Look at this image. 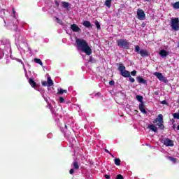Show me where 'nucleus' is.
<instances>
[{"instance_id":"f257e3e1","label":"nucleus","mask_w":179,"mask_h":179,"mask_svg":"<svg viewBox=\"0 0 179 179\" xmlns=\"http://www.w3.org/2000/svg\"><path fill=\"white\" fill-rule=\"evenodd\" d=\"M76 43L77 48H80L86 55H92V48L89 46V43L85 39L76 38Z\"/></svg>"},{"instance_id":"f03ea898","label":"nucleus","mask_w":179,"mask_h":179,"mask_svg":"<svg viewBox=\"0 0 179 179\" xmlns=\"http://www.w3.org/2000/svg\"><path fill=\"white\" fill-rule=\"evenodd\" d=\"M116 43L118 47H121L124 50H129V42L127 39H118Z\"/></svg>"},{"instance_id":"7ed1b4c3","label":"nucleus","mask_w":179,"mask_h":179,"mask_svg":"<svg viewBox=\"0 0 179 179\" xmlns=\"http://www.w3.org/2000/svg\"><path fill=\"white\" fill-rule=\"evenodd\" d=\"M163 115L159 114L157 115V118H155L153 121V124H157V127H159V129H164V124H163Z\"/></svg>"},{"instance_id":"20e7f679","label":"nucleus","mask_w":179,"mask_h":179,"mask_svg":"<svg viewBox=\"0 0 179 179\" xmlns=\"http://www.w3.org/2000/svg\"><path fill=\"white\" fill-rule=\"evenodd\" d=\"M135 52H136L137 54H140V55L143 57H149V55H150V53L147 50H141V47L139 45L135 46Z\"/></svg>"},{"instance_id":"39448f33","label":"nucleus","mask_w":179,"mask_h":179,"mask_svg":"<svg viewBox=\"0 0 179 179\" xmlns=\"http://www.w3.org/2000/svg\"><path fill=\"white\" fill-rule=\"evenodd\" d=\"M171 27L175 31H178L179 30V19L178 17H172L171 19Z\"/></svg>"},{"instance_id":"423d86ee","label":"nucleus","mask_w":179,"mask_h":179,"mask_svg":"<svg viewBox=\"0 0 179 179\" xmlns=\"http://www.w3.org/2000/svg\"><path fill=\"white\" fill-rule=\"evenodd\" d=\"M118 71H120V74L122 76H123V78H129V76L131 75L129 71L125 70V66L122 65V64L119 65Z\"/></svg>"},{"instance_id":"0eeeda50","label":"nucleus","mask_w":179,"mask_h":179,"mask_svg":"<svg viewBox=\"0 0 179 179\" xmlns=\"http://www.w3.org/2000/svg\"><path fill=\"white\" fill-rule=\"evenodd\" d=\"M155 76L159 79L161 82H164V83H167V78L163 76L162 73L155 72L154 73Z\"/></svg>"},{"instance_id":"6e6552de","label":"nucleus","mask_w":179,"mask_h":179,"mask_svg":"<svg viewBox=\"0 0 179 179\" xmlns=\"http://www.w3.org/2000/svg\"><path fill=\"white\" fill-rule=\"evenodd\" d=\"M137 16H138V19L139 20H145V17H146L145 11H143V10H141V9L137 10Z\"/></svg>"},{"instance_id":"1a4fd4ad","label":"nucleus","mask_w":179,"mask_h":179,"mask_svg":"<svg viewBox=\"0 0 179 179\" xmlns=\"http://www.w3.org/2000/svg\"><path fill=\"white\" fill-rule=\"evenodd\" d=\"M164 145H165V146H174V141L170 138H165L164 140Z\"/></svg>"},{"instance_id":"9d476101","label":"nucleus","mask_w":179,"mask_h":179,"mask_svg":"<svg viewBox=\"0 0 179 179\" xmlns=\"http://www.w3.org/2000/svg\"><path fill=\"white\" fill-rule=\"evenodd\" d=\"M71 29L74 33H78V31H80V28L76 24H73L71 25Z\"/></svg>"},{"instance_id":"9b49d317","label":"nucleus","mask_w":179,"mask_h":179,"mask_svg":"<svg viewBox=\"0 0 179 179\" xmlns=\"http://www.w3.org/2000/svg\"><path fill=\"white\" fill-rule=\"evenodd\" d=\"M138 108H139L141 113H143V114H148V111H146V109H145V103H140Z\"/></svg>"},{"instance_id":"f8f14e48","label":"nucleus","mask_w":179,"mask_h":179,"mask_svg":"<svg viewBox=\"0 0 179 179\" xmlns=\"http://www.w3.org/2000/svg\"><path fill=\"white\" fill-rule=\"evenodd\" d=\"M136 80L138 83H141L142 85H146V83H148V81H146V80L143 79V78H142V76L136 77Z\"/></svg>"},{"instance_id":"ddd939ff","label":"nucleus","mask_w":179,"mask_h":179,"mask_svg":"<svg viewBox=\"0 0 179 179\" xmlns=\"http://www.w3.org/2000/svg\"><path fill=\"white\" fill-rule=\"evenodd\" d=\"M159 55L162 57V58H166V57L169 56V52L165 50H161L159 51Z\"/></svg>"},{"instance_id":"4468645a","label":"nucleus","mask_w":179,"mask_h":179,"mask_svg":"<svg viewBox=\"0 0 179 179\" xmlns=\"http://www.w3.org/2000/svg\"><path fill=\"white\" fill-rule=\"evenodd\" d=\"M62 5L63 8H64L65 9H67V10H69V8H71V3L66 1H62Z\"/></svg>"},{"instance_id":"2eb2a0df","label":"nucleus","mask_w":179,"mask_h":179,"mask_svg":"<svg viewBox=\"0 0 179 179\" xmlns=\"http://www.w3.org/2000/svg\"><path fill=\"white\" fill-rule=\"evenodd\" d=\"M148 129L152 131V132H157V127L155 124H149L148 126Z\"/></svg>"},{"instance_id":"dca6fc26","label":"nucleus","mask_w":179,"mask_h":179,"mask_svg":"<svg viewBox=\"0 0 179 179\" xmlns=\"http://www.w3.org/2000/svg\"><path fill=\"white\" fill-rule=\"evenodd\" d=\"M83 25L85 27H87V29H92V23L90 21H84L83 23Z\"/></svg>"},{"instance_id":"f3484780","label":"nucleus","mask_w":179,"mask_h":179,"mask_svg":"<svg viewBox=\"0 0 179 179\" xmlns=\"http://www.w3.org/2000/svg\"><path fill=\"white\" fill-rule=\"evenodd\" d=\"M29 83L31 86V87H36L37 86V83L34 82V80L32 78H29Z\"/></svg>"},{"instance_id":"a211bd4d","label":"nucleus","mask_w":179,"mask_h":179,"mask_svg":"<svg viewBox=\"0 0 179 179\" xmlns=\"http://www.w3.org/2000/svg\"><path fill=\"white\" fill-rule=\"evenodd\" d=\"M54 85V81L51 80V77L48 78V87H51Z\"/></svg>"},{"instance_id":"6ab92c4d","label":"nucleus","mask_w":179,"mask_h":179,"mask_svg":"<svg viewBox=\"0 0 179 179\" xmlns=\"http://www.w3.org/2000/svg\"><path fill=\"white\" fill-rule=\"evenodd\" d=\"M111 2H113V0H106L105 1L106 6H107V8H111Z\"/></svg>"},{"instance_id":"aec40b11","label":"nucleus","mask_w":179,"mask_h":179,"mask_svg":"<svg viewBox=\"0 0 179 179\" xmlns=\"http://www.w3.org/2000/svg\"><path fill=\"white\" fill-rule=\"evenodd\" d=\"M5 12H6V10L3 8H2L1 6H0V13H1V16H5V15H6L5 13Z\"/></svg>"},{"instance_id":"412c9836","label":"nucleus","mask_w":179,"mask_h":179,"mask_svg":"<svg viewBox=\"0 0 179 179\" xmlns=\"http://www.w3.org/2000/svg\"><path fill=\"white\" fill-rule=\"evenodd\" d=\"M136 97V100H138V101H139L141 103H143V96L141 95H137Z\"/></svg>"},{"instance_id":"4be33fe9","label":"nucleus","mask_w":179,"mask_h":179,"mask_svg":"<svg viewBox=\"0 0 179 179\" xmlns=\"http://www.w3.org/2000/svg\"><path fill=\"white\" fill-rule=\"evenodd\" d=\"M34 62H36V64H39V65H41V66H43V62H41V59L35 58L34 59Z\"/></svg>"},{"instance_id":"5701e85b","label":"nucleus","mask_w":179,"mask_h":179,"mask_svg":"<svg viewBox=\"0 0 179 179\" xmlns=\"http://www.w3.org/2000/svg\"><path fill=\"white\" fill-rule=\"evenodd\" d=\"M64 93H68L66 90H62V88L58 90L57 94H64Z\"/></svg>"},{"instance_id":"b1692460","label":"nucleus","mask_w":179,"mask_h":179,"mask_svg":"<svg viewBox=\"0 0 179 179\" xmlns=\"http://www.w3.org/2000/svg\"><path fill=\"white\" fill-rule=\"evenodd\" d=\"M73 169H75L76 170H79V164L78 163V162H74L73 164Z\"/></svg>"},{"instance_id":"393cba45","label":"nucleus","mask_w":179,"mask_h":179,"mask_svg":"<svg viewBox=\"0 0 179 179\" xmlns=\"http://www.w3.org/2000/svg\"><path fill=\"white\" fill-rule=\"evenodd\" d=\"M115 164L116 166H120L121 164V159H120V158H115Z\"/></svg>"},{"instance_id":"a878e982","label":"nucleus","mask_w":179,"mask_h":179,"mask_svg":"<svg viewBox=\"0 0 179 179\" xmlns=\"http://www.w3.org/2000/svg\"><path fill=\"white\" fill-rule=\"evenodd\" d=\"M173 9H179V1L173 4Z\"/></svg>"},{"instance_id":"bb28decb","label":"nucleus","mask_w":179,"mask_h":179,"mask_svg":"<svg viewBox=\"0 0 179 179\" xmlns=\"http://www.w3.org/2000/svg\"><path fill=\"white\" fill-rule=\"evenodd\" d=\"M95 26L96 27V29L98 30H100L101 29V26L100 25V22H99V21H97V20L95 21Z\"/></svg>"},{"instance_id":"cd10ccee","label":"nucleus","mask_w":179,"mask_h":179,"mask_svg":"<svg viewBox=\"0 0 179 179\" xmlns=\"http://www.w3.org/2000/svg\"><path fill=\"white\" fill-rule=\"evenodd\" d=\"M169 159L173 163H177V159L173 157H169Z\"/></svg>"},{"instance_id":"c85d7f7f","label":"nucleus","mask_w":179,"mask_h":179,"mask_svg":"<svg viewBox=\"0 0 179 179\" xmlns=\"http://www.w3.org/2000/svg\"><path fill=\"white\" fill-rule=\"evenodd\" d=\"M173 118H176V120H179V113H176L173 114Z\"/></svg>"},{"instance_id":"c756f323","label":"nucleus","mask_w":179,"mask_h":179,"mask_svg":"<svg viewBox=\"0 0 179 179\" xmlns=\"http://www.w3.org/2000/svg\"><path fill=\"white\" fill-rule=\"evenodd\" d=\"M56 22L59 23V24H62V20H61L59 18L55 17Z\"/></svg>"},{"instance_id":"7c9ffc66","label":"nucleus","mask_w":179,"mask_h":179,"mask_svg":"<svg viewBox=\"0 0 179 179\" xmlns=\"http://www.w3.org/2000/svg\"><path fill=\"white\" fill-rule=\"evenodd\" d=\"M129 79L131 83H134L135 82V78H132L131 75L129 76Z\"/></svg>"},{"instance_id":"2f4dec72","label":"nucleus","mask_w":179,"mask_h":179,"mask_svg":"<svg viewBox=\"0 0 179 179\" xmlns=\"http://www.w3.org/2000/svg\"><path fill=\"white\" fill-rule=\"evenodd\" d=\"M115 179H124V176H122V175H121V174H118V175H117Z\"/></svg>"},{"instance_id":"473e14b6","label":"nucleus","mask_w":179,"mask_h":179,"mask_svg":"<svg viewBox=\"0 0 179 179\" xmlns=\"http://www.w3.org/2000/svg\"><path fill=\"white\" fill-rule=\"evenodd\" d=\"M131 75L132 76H136V71L134 70L133 71H131Z\"/></svg>"},{"instance_id":"72a5a7b5","label":"nucleus","mask_w":179,"mask_h":179,"mask_svg":"<svg viewBox=\"0 0 179 179\" xmlns=\"http://www.w3.org/2000/svg\"><path fill=\"white\" fill-rule=\"evenodd\" d=\"M42 86H48V83L47 81H43Z\"/></svg>"},{"instance_id":"f704fd0d","label":"nucleus","mask_w":179,"mask_h":179,"mask_svg":"<svg viewBox=\"0 0 179 179\" xmlns=\"http://www.w3.org/2000/svg\"><path fill=\"white\" fill-rule=\"evenodd\" d=\"M115 82H114V80H110V81H109V85H110V86H114V85H115Z\"/></svg>"},{"instance_id":"c9c22d12","label":"nucleus","mask_w":179,"mask_h":179,"mask_svg":"<svg viewBox=\"0 0 179 179\" xmlns=\"http://www.w3.org/2000/svg\"><path fill=\"white\" fill-rule=\"evenodd\" d=\"M59 102L60 103H64L65 102V99H64V97H59Z\"/></svg>"},{"instance_id":"e433bc0d","label":"nucleus","mask_w":179,"mask_h":179,"mask_svg":"<svg viewBox=\"0 0 179 179\" xmlns=\"http://www.w3.org/2000/svg\"><path fill=\"white\" fill-rule=\"evenodd\" d=\"M55 3L57 8H59V2H58V1H57V0L55 1Z\"/></svg>"},{"instance_id":"4c0bfd02","label":"nucleus","mask_w":179,"mask_h":179,"mask_svg":"<svg viewBox=\"0 0 179 179\" xmlns=\"http://www.w3.org/2000/svg\"><path fill=\"white\" fill-rule=\"evenodd\" d=\"M70 174H73L75 173V170L73 169H71L69 171Z\"/></svg>"},{"instance_id":"58836bf2","label":"nucleus","mask_w":179,"mask_h":179,"mask_svg":"<svg viewBox=\"0 0 179 179\" xmlns=\"http://www.w3.org/2000/svg\"><path fill=\"white\" fill-rule=\"evenodd\" d=\"M104 177H105V178H106V179H110V178H111V176H109V175H105Z\"/></svg>"},{"instance_id":"ea45409f","label":"nucleus","mask_w":179,"mask_h":179,"mask_svg":"<svg viewBox=\"0 0 179 179\" xmlns=\"http://www.w3.org/2000/svg\"><path fill=\"white\" fill-rule=\"evenodd\" d=\"M15 31H17V25H14Z\"/></svg>"},{"instance_id":"a19ab883","label":"nucleus","mask_w":179,"mask_h":179,"mask_svg":"<svg viewBox=\"0 0 179 179\" xmlns=\"http://www.w3.org/2000/svg\"><path fill=\"white\" fill-rule=\"evenodd\" d=\"M162 104H167V101L166 100L162 101Z\"/></svg>"},{"instance_id":"79ce46f5","label":"nucleus","mask_w":179,"mask_h":179,"mask_svg":"<svg viewBox=\"0 0 179 179\" xmlns=\"http://www.w3.org/2000/svg\"><path fill=\"white\" fill-rule=\"evenodd\" d=\"M105 152H106V153H108L109 155H110V152L108 150L105 149Z\"/></svg>"},{"instance_id":"37998d69","label":"nucleus","mask_w":179,"mask_h":179,"mask_svg":"<svg viewBox=\"0 0 179 179\" xmlns=\"http://www.w3.org/2000/svg\"><path fill=\"white\" fill-rule=\"evenodd\" d=\"M13 15H15V13H16V11L15 10V8H13Z\"/></svg>"},{"instance_id":"c03bdc74","label":"nucleus","mask_w":179,"mask_h":179,"mask_svg":"<svg viewBox=\"0 0 179 179\" xmlns=\"http://www.w3.org/2000/svg\"><path fill=\"white\" fill-rule=\"evenodd\" d=\"M155 94L156 96H157V95H159V92H158L157 91H156V92H155Z\"/></svg>"},{"instance_id":"a18cd8bd","label":"nucleus","mask_w":179,"mask_h":179,"mask_svg":"<svg viewBox=\"0 0 179 179\" xmlns=\"http://www.w3.org/2000/svg\"><path fill=\"white\" fill-rule=\"evenodd\" d=\"M172 128H173V129H176V124H173Z\"/></svg>"},{"instance_id":"49530a36","label":"nucleus","mask_w":179,"mask_h":179,"mask_svg":"<svg viewBox=\"0 0 179 179\" xmlns=\"http://www.w3.org/2000/svg\"><path fill=\"white\" fill-rule=\"evenodd\" d=\"M65 128L66 129H68V126H66V124H65Z\"/></svg>"},{"instance_id":"de8ad7c7","label":"nucleus","mask_w":179,"mask_h":179,"mask_svg":"<svg viewBox=\"0 0 179 179\" xmlns=\"http://www.w3.org/2000/svg\"><path fill=\"white\" fill-rule=\"evenodd\" d=\"M177 129L178 131H179V125L177 127Z\"/></svg>"},{"instance_id":"09e8293b","label":"nucleus","mask_w":179,"mask_h":179,"mask_svg":"<svg viewBox=\"0 0 179 179\" xmlns=\"http://www.w3.org/2000/svg\"><path fill=\"white\" fill-rule=\"evenodd\" d=\"M178 48H179V42L178 43Z\"/></svg>"},{"instance_id":"8fccbe9b","label":"nucleus","mask_w":179,"mask_h":179,"mask_svg":"<svg viewBox=\"0 0 179 179\" xmlns=\"http://www.w3.org/2000/svg\"><path fill=\"white\" fill-rule=\"evenodd\" d=\"M19 62H22V60H20Z\"/></svg>"},{"instance_id":"3c124183","label":"nucleus","mask_w":179,"mask_h":179,"mask_svg":"<svg viewBox=\"0 0 179 179\" xmlns=\"http://www.w3.org/2000/svg\"><path fill=\"white\" fill-rule=\"evenodd\" d=\"M146 1H149V0H146Z\"/></svg>"}]
</instances>
